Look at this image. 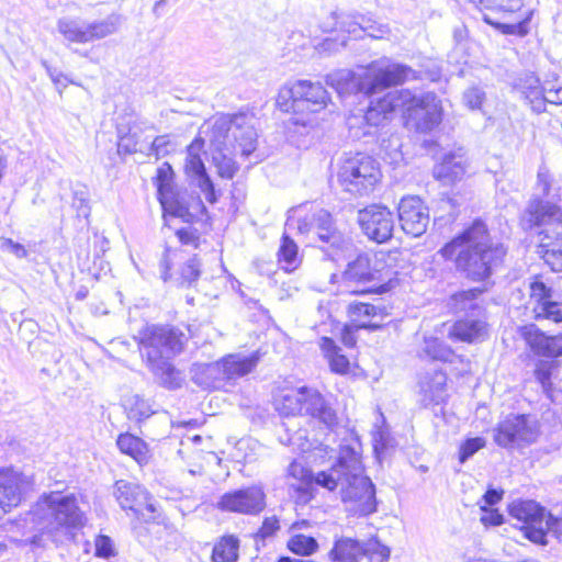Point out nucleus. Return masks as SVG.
<instances>
[{
  "instance_id": "393cba45",
  "label": "nucleus",
  "mask_w": 562,
  "mask_h": 562,
  "mask_svg": "<svg viewBox=\"0 0 562 562\" xmlns=\"http://www.w3.org/2000/svg\"><path fill=\"white\" fill-rule=\"evenodd\" d=\"M26 477L11 469L0 471V518L20 504Z\"/></svg>"
},
{
  "instance_id": "0eeeda50",
  "label": "nucleus",
  "mask_w": 562,
  "mask_h": 562,
  "mask_svg": "<svg viewBox=\"0 0 562 562\" xmlns=\"http://www.w3.org/2000/svg\"><path fill=\"white\" fill-rule=\"evenodd\" d=\"M337 177L344 191L355 196H364L373 192L382 175L375 159L357 153L344 160Z\"/></svg>"
},
{
  "instance_id": "6ab92c4d",
  "label": "nucleus",
  "mask_w": 562,
  "mask_h": 562,
  "mask_svg": "<svg viewBox=\"0 0 562 562\" xmlns=\"http://www.w3.org/2000/svg\"><path fill=\"white\" fill-rule=\"evenodd\" d=\"M204 140L201 137L195 138L187 149L184 171L191 181L204 193L209 203L214 204L217 195L213 181L206 172L205 165L201 158Z\"/></svg>"
},
{
  "instance_id": "bb28decb",
  "label": "nucleus",
  "mask_w": 562,
  "mask_h": 562,
  "mask_svg": "<svg viewBox=\"0 0 562 562\" xmlns=\"http://www.w3.org/2000/svg\"><path fill=\"white\" fill-rule=\"evenodd\" d=\"M484 291V288L459 291L450 296L448 305L454 314L461 317L484 316L485 308L481 300Z\"/></svg>"
},
{
  "instance_id": "7c9ffc66",
  "label": "nucleus",
  "mask_w": 562,
  "mask_h": 562,
  "mask_svg": "<svg viewBox=\"0 0 562 562\" xmlns=\"http://www.w3.org/2000/svg\"><path fill=\"white\" fill-rule=\"evenodd\" d=\"M513 88L528 102L535 113L543 112L542 86L537 76L532 72H522L514 80Z\"/></svg>"
},
{
  "instance_id": "de8ad7c7",
  "label": "nucleus",
  "mask_w": 562,
  "mask_h": 562,
  "mask_svg": "<svg viewBox=\"0 0 562 562\" xmlns=\"http://www.w3.org/2000/svg\"><path fill=\"white\" fill-rule=\"evenodd\" d=\"M288 548L294 554L311 555L317 550L318 543L315 538L300 533L289 540Z\"/></svg>"
},
{
  "instance_id": "dca6fc26",
  "label": "nucleus",
  "mask_w": 562,
  "mask_h": 562,
  "mask_svg": "<svg viewBox=\"0 0 562 562\" xmlns=\"http://www.w3.org/2000/svg\"><path fill=\"white\" fill-rule=\"evenodd\" d=\"M266 506V493L259 485L226 492L216 502V508L221 512L247 516L259 515Z\"/></svg>"
},
{
  "instance_id": "f704fd0d",
  "label": "nucleus",
  "mask_w": 562,
  "mask_h": 562,
  "mask_svg": "<svg viewBox=\"0 0 562 562\" xmlns=\"http://www.w3.org/2000/svg\"><path fill=\"white\" fill-rule=\"evenodd\" d=\"M468 159L462 153H449L435 167L434 176L445 182L452 183L463 178L467 172Z\"/></svg>"
},
{
  "instance_id": "ea45409f",
  "label": "nucleus",
  "mask_w": 562,
  "mask_h": 562,
  "mask_svg": "<svg viewBox=\"0 0 562 562\" xmlns=\"http://www.w3.org/2000/svg\"><path fill=\"white\" fill-rule=\"evenodd\" d=\"M419 356L431 360L443 362L452 361L454 356L452 349L437 337H425Z\"/></svg>"
},
{
  "instance_id": "774afa93",
  "label": "nucleus",
  "mask_w": 562,
  "mask_h": 562,
  "mask_svg": "<svg viewBox=\"0 0 562 562\" xmlns=\"http://www.w3.org/2000/svg\"><path fill=\"white\" fill-rule=\"evenodd\" d=\"M546 521L549 525L548 533H551L560 541H562V517H554L548 513Z\"/></svg>"
},
{
  "instance_id": "473e14b6",
  "label": "nucleus",
  "mask_w": 562,
  "mask_h": 562,
  "mask_svg": "<svg viewBox=\"0 0 562 562\" xmlns=\"http://www.w3.org/2000/svg\"><path fill=\"white\" fill-rule=\"evenodd\" d=\"M447 376L442 371H435L424 376L420 382V403L423 406L439 405L446 398Z\"/></svg>"
},
{
  "instance_id": "b1692460",
  "label": "nucleus",
  "mask_w": 562,
  "mask_h": 562,
  "mask_svg": "<svg viewBox=\"0 0 562 562\" xmlns=\"http://www.w3.org/2000/svg\"><path fill=\"white\" fill-rule=\"evenodd\" d=\"M521 336L531 351L538 356L558 358L562 356V334L547 335L536 325H527L521 329Z\"/></svg>"
},
{
  "instance_id": "f257e3e1",
  "label": "nucleus",
  "mask_w": 562,
  "mask_h": 562,
  "mask_svg": "<svg viewBox=\"0 0 562 562\" xmlns=\"http://www.w3.org/2000/svg\"><path fill=\"white\" fill-rule=\"evenodd\" d=\"M360 443H341L336 462L317 473L316 484L329 491L339 488L341 502L352 516L367 517L378 509L375 485L364 474L358 448Z\"/></svg>"
},
{
  "instance_id": "e433bc0d",
  "label": "nucleus",
  "mask_w": 562,
  "mask_h": 562,
  "mask_svg": "<svg viewBox=\"0 0 562 562\" xmlns=\"http://www.w3.org/2000/svg\"><path fill=\"white\" fill-rule=\"evenodd\" d=\"M321 349L333 372L338 374H347L349 372V359L341 353L340 347H338L331 338L323 337L321 340Z\"/></svg>"
},
{
  "instance_id": "8fccbe9b",
  "label": "nucleus",
  "mask_w": 562,
  "mask_h": 562,
  "mask_svg": "<svg viewBox=\"0 0 562 562\" xmlns=\"http://www.w3.org/2000/svg\"><path fill=\"white\" fill-rule=\"evenodd\" d=\"M278 255L279 261L285 263V269L295 268L297 261V246L289 236H283Z\"/></svg>"
},
{
  "instance_id": "052dcab7",
  "label": "nucleus",
  "mask_w": 562,
  "mask_h": 562,
  "mask_svg": "<svg viewBox=\"0 0 562 562\" xmlns=\"http://www.w3.org/2000/svg\"><path fill=\"white\" fill-rule=\"evenodd\" d=\"M95 554L101 558H110L115 554L112 539L101 535L95 539Z\"/></svg>"
},
{
  "instance_id": "69168bd1",
  "label": "nucleus",
  "mask_w": 562,
  "mask_h": 562,
  "mask_svg": "<svg viewBox=\"0 0 562 562\" xmlns=\"http://www.w3.org/2000/svg\"><path fill=\"white\" fill-rule=\"evenodd\" d=\"M176 235L182 245H191L195 248L199 245V235L196 229L191 227H183L178 229Z\"/></svg>"
},
{
  "instance_id": "4c0bfd02",
  "label": "nucleus",
  "mask_w": 562,
  "mask_h": 562,
  "mask_svg": "<svg viewBox=\"0 0 562 562\" xmlns=\"http://www.w3.org/2000/svg\"><path fill=\"white\" fill-rule=\"evenodd\" d=\"M153 373L159 379L160 384L169 390H177L182 385V376L180 371H178L173 364L170 362V359L147 364Z\"/></svg>"
},
{
  "instance_id": "c03bdc74",
  "label": "nucleus",
  "mask_w": 562,
  "mask_h": 562,
  "mask_svg": "<svg viewBox=\"0 0 562 562\" xmlns=\"http://www.w3.org/2000/svg\"><path fill=\"white\" fill-rule=\"evenodd\" d=\"M323 27L325 32L331 30H340L342 32H347L348 34L358 36V33L362 32L363 21L361 20V22H359L356 21L352 16L333 12L330 15V22L324 24Z\"/></svg>"
},
{
  "instance_id": "79ce46f5",
  "label": "nucleus",
  "mask_w": 562,
  "mask_h": 562,
  "mask_svg": "<svg viewBox=\"0 0 562 562\" xmlns=\"http://www.w3.org/2000/svg\"><path fill=\"white\" fill-rule=\"evenodd\" d=\"M125 409L130 420L140 423L155 414L151 404L144 397L135 394L126 400Z\"/></svg>"
},
{
  "instance_id": "a18cd8bd",
  "label": "nucleus",
  "mask_w": 562,
  "mask_h": 562,
  "mask_svg": "<svg viewBox=\"0 0 562 562\" xmlns=\"http://www.w3.org/2000/svg\"><path fill=\"white\" fill-rule=\"evenodd\" d=\"M117 134V153L120 155H131L138 150L142 151V148H138L139 133L135 126L128 127L127 132H124L123 127H119Z\"/></svg>"
},
{
  "instance_id": "4be33fe9",
  "label": "nucleus",
  "mask_w": 562,
  "mask_h": 562,
  "mask_svg": "<svg viewBox=\"0 0 562 562\" xmlns=\"http://www.w3.org/2000/svg\"><path fill=\"white\" fill-rule=\"evenodd\" d=\"M398 221L405 234L413 237L422 236L429 224L428 207L420 198L412 195L403 198L397 207Z\"/></svg>"
},
{
  "instance_id": "3c124183",
  "label": "nucleus",
  "mask_w": 562,
  "mask_h": 562,
  "mask_svg": "<svg viewBox=\"0 0 562 562\" xmlns=\"http://www.w3.org/2000/svg\"><path fill=\"white\" fill-rule=\"evenodd\" d=\"M485 439L483 437H474L465 439L459 449V461L460 463L467 462L472 458L479 450L485 447Z\"/></svg>"
},
{
  "instance_id": "4d7b16f0",
  "label": "nucleus",
  "mask_w": 562,
  "mask_h": 562,
  "mask_svg": "<svg viewBox=\"0 0 562 562\" xmlns=\"http://www.w3.org/2000/svg\"><path fill=\"white\" fill-rule=\"evenodd\" d=\"M280 529L279 519L277 516L266 517L262 521L261 527L255 535L256 540H266L272 537Z\"/></svg>"
},
{
  "instance_id": "5fc2aeb1",
  "label": "nucleus",
  "mask_w": 562,
  "mask_h": 562,
  "mask_svg": "<svg viewBox=\"0 0 562 562\" xmlns=\"http://www.w3.org/2000/svg\"><path fill=\"white\" fill-rule=\"evenodd\" d=\"M288 473L290 476L299 480L301 482V484H308L311 482H315L316 483V475H314L312 473V471L305 469L301 463L296 462V461H293L289 468H288Z\"/></svg>"
},
{
  "instance_id": "c85d7f7f",
  "label": "nucleus",
  "mask_w": 562,
  "mask_h": 562,
  "mask_svg": "<svg viewBox=\"0 0 562 562\" xmlns=\"http://www.w3.org/2000/svg\"><path fill=\"white\" fill-rule=\"evenodd\" d=\"M259 361V351H254L250 355L232 353L223 357L220 362L225 383L250 373L258 366Z\"/></svg>"
},
{
  "instance_id": "20e7f679",
  "label": "nucleus",
  "mask_w": 562,
  "mask_h": 562,
  "mask_svg": "<svg viewBox=\"0 0 562 562\" xmlns=\"http://www.w3.org/2000/svg\"><path fill=\"white\" fill-rule=\"evenodd\" d=\"M416 71L409 66L391 63L383 67L371 66L363 76L340 69L326 76V83L341 97L353 93L376 94L392 86L416 79Z\"/></svg>"
},
{
  "instance_id": "c756f323",
  "label": "nucleus",
  "mask_w": 562,
  "mask_h": 562,
  "mask_svg": "<svg viewBox=\"0 0 562 562\" xmlns=\"http://www.w3.org/2000/svg\"><path fill=\"white\" fill-rule=\"evenodd\" d=\"M486 322L484 316H469L458 319L450 329V337L464 342H475L486 336Z\"/></svg>"
},
{
  "instance_id": "0e129e2a",
  "label": "nucleus",
  "mask_w": 562,
  "mask_h": 562,
  "mask_svg": "<svg viewBox=\"0 0 562 562\" xmlns=\"http://www.w3.org/2000/svg\"><path fill=\"white\" fill-rule=\"evenodd\" d=\"M0 248L3 251L11 252L16 258H25L27 256V250L25 247L19 243L13 241L10 238H2L0 240Z\"/></svg>"
},
{
  "instance_id": "a878e982",
  "label": "nucleus",
  "mask_w": 562,
  "mask_h": 562,
  "mask_svg": "<svg viewBox=\"0 0 562 562\" xmlns=\"http://www.w3.org/2000/svg\"><path fill=\"white\" fill-rule=\"evenodd\" d=\"M406 97L407 94H401V90H394L371 100L363 120L370 126L383 125L390 114L400 110V105H403V98Z\"/></svg>"
},
{
  "instance_id": "864d4df0",
  "label": "nucleus",
  "mask_w": 562,
  "mask_h": 562,
  "mask_svg": "<svg viewBox=\"0 0 562 562\" xmlns=\"http://www.w3.org/2000/svg\"><path fill=\"white\" fill-rule=\"evenodd\" d=\"M362 21V32L372 38H384L390 33V29L386 24L378 23L363 16Z\"/></svg>"
},
{
  "instance_id": "37998d69",
  "label": "nucleus",
  "mask_w": 562,
  "mask_h": 562,
  "mask_svg": "<svg viewBox=\"0 0 562 562\" xmlns=\"http://www.w3.org/2000/svg\"><path fill=\"white\" fill-rule=\"evenodd\" d=\"M120 25L117 15H110L104 20L87 24V43L104 38L116 32Z\"/></svg>"
},
{
  "instance_id": "09e8293b",
  "label": "nucleus",
  "mask_w": 562,
  "mask_h": 562,
  "mask_svg": "<svg viewBox=\"0 0 562 562\" xmlns=\"http://www.w3.org/2000/svg\"><path fill=\"white\" fill-rule=\"evenodd\" d=\"M156 186L159 200L175 191L173 170L168 162L162 164V166L157 169Z\"/></svg>"
},
{
  "instance_id": "2eb2a0df",
  "label": "nucleus",
  "mask_w": 562,
  "mask_h": 562,
  "mask_svg": "<svg viewBox=\"0 0 562 562\" xmlns=\"http://www.w3.org/2000/svg\"><path fill=\"white\" fill-rule=\"evenodd\" d=\"M314 229L324 256L335 262L346 258L352 250L350 240L336 228L333 216L325 210L314 214Z\"/></svg>"
},
{
  "instance_id": "7ed1b4c3",
  "label": "nucleus",
  "mask_w": 562,
  "mask_h": 562,
  "mask_svg": "<svg viewBox=\"0 0 562 562\" xmlns=\"http://www.w3.org/2000/svg\"><path fill=\"white\" fill-rule=\"evenodd\" d=\"M537 190L540 196L532 198L524 211L520 223L524 229L540 227V254L553 271H562V210L552 193V177L541 167L538 170Z\"/></svg>"
},
{
  "instance_id": "412c9836",
  "label": "nucleus",
  "mask_w": 562,
  "mask_h": 562,
  "mask_svg": "<svg viewBox=\"0 0 562 562\" xmlns=\"http://www.w3.org/2000/svg\"><path fill=\"white\" fill-rule=\"evenodd\" d=\"M530 297L535 302L533 313L537 319L562 322L561 295L538 277L530 283Z\"/></svg>"
},
{
  "instance_id": "a19ab883",
  "label": "nucleus",
  "mask_w": 562,
  "mask_h": 562,
  "mask_svg": "<svg viewBox=\"0 0 562 562\" xmlns=\"http://www.w3.org/2000/svg\"><path fill=\"white\" fill-rule=\"evenodd\" d=\"M58 32L72 43H87V24L76 19L61 18L57 22Z\"/></svg>"
},
{
  "instance_id": "6e6552de",
  "label": "nucleus",
  "mask_w": 562,
  "mask_h": 562,
  "mask_svg": "<svg viewBox=\"0 0 562 562\" xmlns=\"http://www.w3.org/2000/svg\"><path fill=\"white\" fill-rule=\"evenodd\" d=\"M277 101L281 110L304 115L325 110L330 102V97L321 82L297 80L290 87L283 88Z\"/></svg>"
},
{
  "instance_id": "c9c22d12",
  "label": "nucleus",
  "mask_w": 562,
  "mask_h": 562,
  "mask_svg": "<svg viewBox=\"0 0 562 562\" xmlns=\"http://www.w3.org/2000/svg\"><path fill=\"white\" fill-rule=\"evenodd\" d=\"M116 446L122 453L132 457L140 465L148 463L150 459L147 443L130 432L121 434L117 437Z\"/></svg>"
},
{
  "instance_id": "9b49d317",
  "label": "nucleus",
  "mask_w": 562,
  "mask_h": 562,
  "mask_svg": "<svg viewBox=\"0 0 562 562\" xmlns=\"http://www.w3.org/2000/svg\"><path fill=\"white\" fill-rule=\"evenodd\" d=\"M401 94H407L405 100L403 99V105H400L407 127L418 133H428L440 124L441 106L435 93L416 94L408 89H401Z\"/></svg>"
},
{
  "instance_id": "bf43d9fd",
  "label": "nucleus",
  "mask_w": 562,
  "mask_h": 562,
  "mask_svg": "<svg viewBox=\"0 0 562 562\" xmlns=\"http://www.w3.org/2000/svg\"><path fill=\"white\" fill-rule=\"evenodd\" d=\"M169 147H171L170 140L168 136L161 135L157 136L150 144L148 150V155H154L156 159L165 157L169 153Z\"/></svg>"
},
{
  "instance_id": "aec40b11",
  "label": "nucleus",
  "mask_w": 562,
  "mask_h": 562,
  "mask_svg": "<svg viewBox=\"0 0 562 562\" xmlns=\"http://www.w3.org/2000/svg\"><path fill=\"white\" fill-rule=\"evenodd\" d=\"M379 271L371 266V257L367 252H359L355 258L350 259L342 273L341 281L347 286H355L351 293L367 294L375 292L368 283L378 280Z\"/></svg>"
},
{
  "instance_id": "49530a36",
  "label": "nucleus",
  "mask_w": 562,
  "mask_h": 562,
  "mask_svg": "<svg viewBox=\"0 0 562 562\" xmlns=\"http://www.w3.org/2000/svg\"><path fill=\"white\" fill-rule=\"evenodd\" d=\"M559 367L554 360H540L535 368V378L540 383L543 392L548 393L552 389V373Z\"/></svg>"
},
{
  "instance_id": "a211bd4d",
  "label": "nucleus",
  "mask_w": 562,
  "mask_h": 562,
  "mask_svg": "<svg viewBox=\"0 0 562 562\" xmlns=\"http://www.w3.org/2000/svg\"><path fill=\"white\" fill-rule=\"evenodd\" d=\"M117 503L124 510H132L144 522L155 520L156 506L149 502V495L140 485L119 480L113 492Z\"/></svg>"
},
{
  "instance_id": "f03ea898",
  "label": "nucleus",
  "mask_w": 562,
  "mask_h": 562,
  "mask_svg": "<svg viewBox=\"0 0 562 562\" xmlns=\"http://www.w3.org/2000/svg\"><path fill=\"white\" fill-rule=\"evenodd\" d=\"M439 252L446 259L456 256V268L465 279L485 282L502 266L507 250L492 241L487 225L477 218Z\"/></svg>"
},
{
  "instance_id": "2f4dec72",
  "label": "nucleus",
  "mask_w": 562,
  "mask_h": 562,
  "mask_svg": "<svg viewBox=\"0 0 562 562\" xmlns=\"http://www.w3.org/2000/svg\"><path fill=\"white\" fill-rule=\"evenodd\" d=\"M191 379L203 390H220L226 385L220 361L193 364Z\"/></svg>"
},
{
  "instance_id": "6e6d98bb",
  "label": "nucleus",
  "mask_w": 562,
  "mask_h": 562,
  "mask_svg": "<svg viewBox=\"0 0 562 562\" xmlns=\"http://www.w3.org/2000/svg\"><path fill=\"white\" fill-rule=\"evenodd\" d=\"M200 261L194 256L190 258L181 269V279L183 282H187L189 285L196 281L200 277Z\"/></svg>"
},
{
  "instance_id": "680f3d73",
  "label": "nucleus",
  "mask_w": 562,
  "mask_h": 562,
  "mask_svg": "<svg viewBox=\"0 0 562 562\" xmlns=\"http://www.w3.org/2000/svg\"><path fill=\"white\" fill-rule=\"evenodd\" d=\"M42 65L46 69V72L49 76V78L52 79V81L58 88L59 92H61V89L66 88L69 83H72V81L69 80L66 75H64L61 71L57 70L56 68L49 66L46 60H43Z\"/></svg>"
},
{
  "instance_id": "13d9d810",
  "label": "nucleus",
  "mask_w": 562,
  "mask_h": 562,
  "mask_svg": "<svg viewBox=\"0 0 562 562\" xmlns=\"http://www.w3.org/2000/svg\"><path fill=\"white\" fill-rule=\"evenodd\" d=\"M495 29L499 30L503 34L526 36L529 32L528 20H522L517 23H497Z\"/></svg>"
},
{
  "instance_id": "f8f14e48",
  "label": "nucleus",
  "mask_w": 562,
  "mask_h": 562,
  "mask_svg": "<svg viewBox=\"0 0 562 562\" xmlns=\"http://www.w3.org/2000/svg\"><path fill=\"white\" fill-rule=\"evenodd\" d=\"M539 436L538 422L526 414H509L494 429V441L504 449L522 448Z\"/></svg>"
},
{
  "instance_id": "e2e57ef3",
  "label": "nucleus",
  "mask_w": 562,
  "mask_h": 562,
  "mask_svg": "<svg viewBox=\"0 0 562 562\" xmlns=\"http://www.w3.org/2000/svg\"><path fill=\"white\" fill-rule=\"evenodd\" d=\"M541 99L543 101V112L546 111L547 103L554 105L562 104V87L547 88L542 87Z\"/></svg>"
},
{
  "instance_id": "1a4fd4ad",
  "label": "nucleus",
  "mask_w": 562,
  "mask_h": 562,
  "mask_svg": "<svg viewBox=\"0 0 562 562\" xmlns=\"http://www.w3.org/2000/svg\"><path fill=\"white\" fill-rule=\"evenodd\" d=\"M138 345L146 363H157L182 351L184 334L173 326L151 325L140 333Z\"/></svg>"
},
{
  "instance_id": "39448f33",
  "label": "nucleus",
  "mask_w": 562,
  "mask_h": 562,
  "mask_svg": "<svg viewBox=\"0 0 562 562\" xmlns=\"http://www.w3.org/2000/svg\"><path fill=\"white\" fill-rule=\"evenodd\" d=\"M34 516L55 542L71 538L87 522L77 496L60 492L43 494L35 505Z\"/></svg>"
},
{
  "instance_id": "603ef678",
  "label": "nucleus",
  "mask_w": 562,
  "mask_h": 562,
  "mask_svg": "<svg viewBox=\"0 0 562 562\" xmlns=\"http://www.w3.org/2000/svg\"><path fill=\"white\" fill-rule=\"evenodd\" d=\"M485 99V91L480 87H471L463 93V102L471 110H481Z\"/></svg>"
},
{
  "instance_id": "f3484780",
  "label": "nucleus",
  "mask_w": 562,
  "mask_h": 562,
  "mask_svg": "<svg viewBox=\"0 0 562 562\" xmlns=\"http://www.w3.org/2000/svg\"><path fill=\"white\" fill-rule=\"evenodd\" d=\"M358 223L362 233L378 244L389 241L395 227L393 213L382 204H371L360 210Z\"/></svg>"
},
{
  "instance_id": "338daca9",
  "label": "nucleus",
  "mask_w": 562,
  "mask_h": 562,
  "mask_svg": "<svg viewBox=\"0 0 562 562\" xmlns=\"http://www.w3.org/2000/svg\"><path fill=\"white\" fill-rule=\"evenodd\" d=\"M177 250H172L170 247L165 248V252L160 260V273L161 279L167 282L170 279V270L172 267V256H175Z\"/></svg>"
},
{
  "instance_id": "5701e85b",
  "label": "nucleus",
  "mask_w": 562,
  "mask_h": 562,
  "mask_svg": "<svg viewBox=\"0 0 562 562\" xmlns=\"http://www.w3.org/2000/svg\"><path fill=\"white\" fill-rule=\"evenodd\" d=\"M159 202L166 212L182 218L187 223L192 222L199 214L206 213V207L201 198L187 191L175 190L161 198Z\"/></svg>"
},
{
  "instance_id": "423d86ee",
  "label": "nucleus",
  "mask_w": 562,
  "mask_h": 562,
  "mask_svg": "<svg viewBox=\"0 0 562 562\" xmlns=\"http://www.w3.org/2000/svg\"><path fill=\"white\" fill-rule=\"evenodd\" d=\"M276 409L285 416L306 415L326 427L337 423L336 412L329 406L323 395L314 389L301 386L284 390L274 400Z\"/></svg>"
},
{
  "instance_id": "cd10ccee",
  "label": "nucleus",
  "mask_w": 562,
  "mask_h": 562,
  "mask_svg": "<svg viewBox=\"0 0 562 562\" xmlns=\"http://www.w3.org/2000/svg\"><path fill=\"white\" fill-rule=\"evenodd\" d=\"M210 149L212 161L216 167L217 175L223 179H233L238 171V165L234 160V151L225 139H220L210 132Z\"/></svg>"
},
{
  "instance_id": "9d476101",
  "label": "nucleus",
  "mask_w": 562,
  "mask_h": 562,
  "mask_svg": "<svg viewBox=\"0 0 562 562\" xmlns=\"http://www.w3.org/2000/svg\"><path fill=\"white\" fill-rule=\"evenodd\" d=\"M252 120L246 113L221 115L215 119L210 132L225 139L234 151L248 157L256 150L258 138Z\"/></svg>"
},
{
  "instance_id": "4468645a",
  "label": "nucleus",
  "mask_w": 562,
  "mask_h": 562,
  "mask_svg": "<svg viewBox=\"0 0 562 562\" xmlns=\"http://www.w3.org/2000/svg\"><path fill=\"white\" fill-rule=\"evenodd\" d=\"M510 517L522 522L520 529L525 537L537 544H547L549 525L546 521L548 513L535 501L517 499L508 506Z\"/></svg>"
},
{
  "instance_id": "ddd939ff",
  "label": "nucleus",
  "mask_w": 562,
  "mask_h": 562,
  "mask_svg": "<svg viewBox=\"0 0 562 562\" xmlns=\"http://www.w3.org/2000/svg\"><path fill=\"white\" fill-rule=\"evenodd\" d=\"M391 550L381 543L376 538L366 541L341 537L334 542L328 557L331 562H386L390 559Z\"/></svg>"
},
{
  "instance_id": "58836bf2",
  "label": "nucleus",
  "mask_w": 562,
  "mask_h": 562,
  "mask_svg": "<svg viewBox=\"0 0 562 562\" xmlns=\"http://www.w3.org/2000/svg\"><path fill=\"white\" fill-rule=\"evenodd\" d=\"M239 539L236 536H224L217 541L212 551L213 562H237Z\"/></svg>"
},
{
  "instance_id": "72a5a7b5",
  "label": "nucleus",
  "mask_w": 562,
  "mask_h": 562,
  "mask_svg": "<svg viewBox=\"0 0 562 562\" xmlns=\"http://www.w3.org/2000/svg\"><path fill=\"white\" fill-rule=\"evenodd\" d=\"M349 314L355 321L362 317L370 318L368 323L363 322L358 327L370 330H376L382 327L383 319L389 316L387 308L384 304H371V303H350L348 306Z\"/></svg>"
}]
</instances>
